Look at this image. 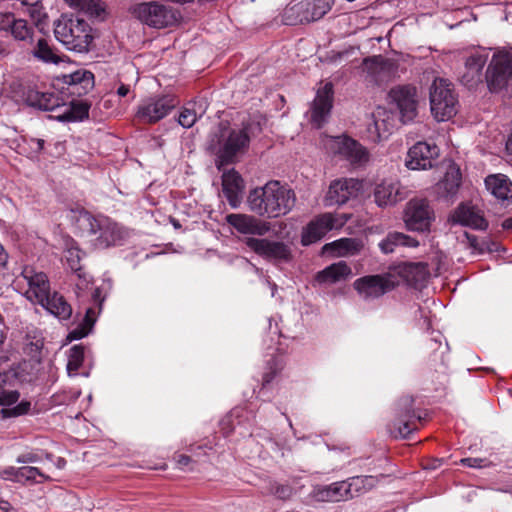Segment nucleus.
<instances>
[{
  "label": "nucleus",
  "mask_w": 512,
  "mask_h": 512,
  "mask_svg": "<svg viewBox=\"0 0 512 512\" xmlns=\"http://www.w3.org/2000/svg\"><path fill=\"white\" fill-rule=\"evenodd\" d=\"M295 202L294 191L278 181H270L263 187L251 190L247 198L250 211L266 218H278L288 214Z\"/></svg>",
  "instance_id": "f257e3e1"
},
{
  "label": "nucleus",
  "mask_w": 512,
  "mask_h": 512,
  "mask_svg": "<svg viewBox=\"0 0 512 512\" xmlns=\"http://www.w3.org/2000/svg\"><path fill=\"white\" fill-rule=\"evenodd\" d=\"M69 218L82 236L95 237L97 248L117 245L125 236L124 230L106 216H93L84 209H71Z\"/></svg>",
  "instance_id": "f03ea898"
},
{
  "label": "nucleus",
  "mask_w": 512,
  "mask_h": 512,
  "mask_svg": "<svg viewBox=\"0 0 512 512\" xmlns=\"http://www.w3.org/2000/svg\"><path fill=\"white\" fill-rule=\"evenodd\" d=\"M56 39L67 49L87 52L92 43V28L87 21L79 17L63 14L54 22Z\"/></svg>",
  "instance_id": "7ed1b4c3"
},
{
  "label": "nucleus",
  "mask_w": 512,
  "mask_h": 512,
  "mask_svg": "<svg viewBox=\"0 0 512 512\" xmlns=\"http://www.w3.org/2000/svg\"><path fill=\"white\" fill-rule=\"evenodd\" d=\"M259 121L249 120L241 128L230 129L228 135L222 140L219 150L218 168L234 161L237 155L246 151L250 139L261 132Z\"/></svg>",
  "instance_id": "20e7f679"
},
{
  "label": "nucleus",
  "mask_w": 512,
  "mask_h": 512,
  "mask_svg": "<svg viewBox=\"0 0 512 512\" xmlns=\"http://www.w3.org/2000/svg\"><path fill=\"white\" fill-rule=\"evenodd\" d=\"M130 13L141 23L155 29H163L175 24L178 13L175 9L158 1L133 5Z\"/></svg>",
  "instance_id": "39448f33"
},
{
  "label": "nucleus",
  "mask_w": 512,
  "mask_h": 512,
  "mask_svg": "<svg viewBox=\"0 0 512 512\" xmlns=\"http://www.w3.org/2000/svg\"><path fill=\"white\" fill-rule=\"evenodd\" d=\"M457 98L452 84L445 79L437 78L430 88L431 112L438 121H445L457 113Z\"/></svg>",
  "instance_id": "423d86ee"
},
{
  "label": "nucleus",
  "mask_w": 512,
  "mask_h": 512,
  "mask_svg": "<svg viewBox=\"0 0 512 512\" xmlns=\"http://www.w3.org/2000/svg\"><path fill=\"white\" fill-rule=\"evenodd\" d=\"M179 105V100L171 94L144 99L138 106L135 118L142 124H155L165 118Z\"/></svg>",
  "instance_id": "0eeeda50"
},
{
  "label": "nucleus",
  "mask_w": 512,
  "mask_h": 512,
  "mask_svg": "<svg viewBox=\"0 0 512 512\" xmlns=\"http://www.w3.org/2000/svg\"><path fill=\"white\" fill-rule=\"evenodd\" d=\"M397 284L396 277L386 273L360 277L353 282V288L360 299L369 302L390 292Z\"/></svg>",
  "instance_id": "6e6552de"
},
{
  "label": "nucleus",
  "mask_w": 512,
  "mask_h": 512,
  "mask_svg": "<svg viewBox=\"0 0 512 512\" xmlns=\"http://www.w3.org/2000/svg\"><path fill=\"white\" fill-rule=\"evenodd\" d=\"M324 146L327 151L340 156L352 165L363 166L370 160L368 150L354 139L346 136L326 137Z\"/></svg>",
  "instance_id": "1a4fd4ad"
},
{
  "label": "nucleus",
  "mask_w": 512,
  "mask_h": 512,
  "mask_svg": "<svg viewBox=\"0 0 512 512\" xmlns=\"http://www.w3.org/2000/svg\"><path fill=\"white\" fill-rule=\"evenodd\" d=\"M17 286L26 285L25 297L32 303L40 304L50 293V285L45 273L36 271L31 266H25L21 274L16 277Z\"/></svg>",
  "instance_id": "9d476101"
},
{
  "label": "nucleus",
  "mask_w": 512,
  "mask_h": 512,
  "mask_svg": "<svg viewBox=\"0 0 512 512\" xmlns=\"http://www.w3.org/2000/svg\"><path fill=\"white\" fill-rule=\"evenodd\" d=\"M403 219L408 230L428 232L435 216L427 200L411 199L406 204Z\"/></svg>",
  "instance_id": "9b49d317"
},
{
  "label": "nucleus",
  "mask_w": 512,
  "mask_h": 512,
  "mask_svg": "<svg viewBox=\"0 0 512 512\" xmlns=\"http://www.w3.org/2000/svg\"><path fill=\"white\" fill-rule=\"evenodd\" d=\"M389 98L399 110L401 120L407 123L415 119L418 113L419 97L417 88L412 85H398L389 92Z\"/></svg>",
  "instance_id": "f8f14e48"
},
{
  "label": "nucleus",
  "mask_w": 512,
  "mask_h": 512,
  "mask_svg": "<svg viewBox=\"0 0 512 512\" xmlns=\"http://www.w3.org/2000/svg\"><path fill=\"white\" fill-rule=\"evenodd\" d=\"M244 243L251 251L266 260L289 261L291 258L290 247L281 241L247 237Z\"/></svg>",
  "instance_id": "ddd939ff"
},
{
  "label": "nucleus",
  "mask_w": 512,
  "mask_h": 512,
  "mask_svg": "<svg viewBox=\"0 0 512 512\" xmlns=\"http://www.w3.org/2000/svg\"><path fill=\"white\" fill-rule=\"evenodd\" d=\"M512 76V55L499 52L493 55L486 72V80L491 91L504 88Z\"/></svg>",
  "instance_id": "4468645a"
},
{
  "label": "nucleus",
  "mask_w": 512,
  "mask_h": 512,
  "mask_svg": "<svg viewBox=\"0 0 512 512\" xmlns=\"http://www.w3.org/2000/svg\"><path fill=\"white\" fill-rule=\"evenodd\" d=\"M362 182L354 178H341L332 181L323 199L325 207L343 205L357 197L362 189Z\"/></svg>",
  "instance_id": "2eb2a0df"
},
{
  "label": "nucleus",
  "mask_w": 512,
  "mask_h": 512,
  "mask_svg": "<svg viewBox=\"0 0 512 512\" xmlns=\"http://www.w3.org/2000/svg\"><path fill=\"white\" fill-rule=\"evenodd\" d=\"M344 224L332 213H323L315 217L304 228L301 242L304 246L313 244L321 240L329 231L339 228Z\"/></svg>",
  "instance_id": "dca6fc26"
},
{
  "label": "nucleus",
  "mask_w": 512,
  "mask_h": 512,
  "mask_svg": "<svg viewBox=\"0 0 512 512\" xmlns=\"http://www.w3.org/2000/svg\"><path fill=\"white\" fill-rule=\"evenodd\" d=\"M334 3L335 0H307L292 6L286 14L296 15L295 22L310 23L324 17Z\"/></svg>",
  "instance_id": "f3484780"
},
{
  "label": "nucleus",
  "mask_w": 512,
  "mask_h": 512,
  "mask_svg": "<svg viewBox=\"0 0 512 512\" xmlns=\"http://www.w3.org/2000/svg\"><path fill=\"white\" fill-rule=\"evenodd\" d=\"M438 155L439 149L435 144L419 141L408 150L405 165L410 170H426L433 167Z\"/></svg>",
  "instance_id": "a211bd4d"
},
{
  "label": "nucleus",
  "mask_w": 512,
  "mask_h": 512,
  "mask_svg": "<svg viewBox=\"0 0 512 512\" xmlns=\"http://www.w3.org/2000/svg\"><path fill=\"white\" fill-rule=\"evenodd\" d=\"M333 94L332 83H326L317 90L310 108V122L316 128H321L327 122L333 107Z\"/></svg>",
  "instance_id": "6ab92c4d"
},
{
  "label": "nucleus",
  "mask_w": 512,
  "mask_h": 512,
  "mask_svg": "<svg viewBox=\"0 0 512 512\" xmlns=\"http://www.w3.org/2000/svg\"><path fill=\"white\" fill-rule=\"evenodd\" d=\"M374 202L379 207L394 206L407 197L405 188L396 180H382L373 190Z\"/></svg>",
  "instance_id": "aec40b11"
},
{
  "label": "nucleus",
  "mask_w": 512,
  "mask_h": 512,
  "mask_svg": "<svg viewBox=\"0 0 512 512\" xmlns=\"http://www.w3.org/2000/svg\"><path fill=\"white\" fill-rule=\"evenodd\" d=\"M226 221L241 234L264 236L271 229V224L253 215L228 214Z\"/></svg>",
  "instance_id": "412c9836"
},
{
  "label": "nucleus",
  "mask_w": 512,
  "mask_h": 512,
  "mask_svg": "<svg viewBox=\"0 0 512 512\" xmlns=\"http://www.w3.org/2000/svg\"><path fill=\"white\" fill-rule=\"evenodd\" d=\"M373 123L368 127V137L373 142L387 138L396 126V117L393 112L378 107L372 114Z\"/></svg>",
  "instance_id": "4be33fe9"
},
{
  "label": "nucleus",
  "mask_w": 512,
  "mask_h": 512,
  "mask_svg": "<svg viewBox=\"0 0 512 512\" xmlns=\"http://www.w3.org/2000/svg\"><path fill=\"white\" fill-rule=\"evenodd\" d=\"M24 101L28 106L44 111H54L65 106L57 93L38 88H29L24 94Z\"/></svg>",
  "instance_id": "5701e85b"
},
{
  "label": "nucleus",
  "mask_w": 512,
  "mask_h": 512,
  "mask_svg": "<svg viewBox=\"0 0 512 512\" xmlns=\"http://www.w3.org/2000/svg\"><path fill=\"white\" fill-rule=\"evenodd\" d=\"M399 407L401 409V418L397 423L394 424V435L395 437L407 438L414 430L417 429L415 420H420L421 417L416 415L413 407V398L410 396L403 397L399 401Z\"/></svg>",
  "instance_id": "b1692460"
},
{
  "label": "nucleus",
  "mask_w": 512,
  "mask_h": 512,
  "mask_svg": "<svg viewBox=\"0 0 512 512\" xmlns=\"http://www.w3.org/2000/svg\"><path fill=\"white\" fill-rule=\"evenodd\" d=\"M487 191L502 205L512 204V181L504 174H490L485 180Z\"/></svg>",
  "instance_id": "393cba45"
},
{
  "label": "nucleus",
  "mask_w": 512,
  "mask_h": 512,
  "mask_svg": "<svg viewBox=\"0 0 512 512\" xmlns=\"http://www.w3.org/2000/svg\"><path fill=\"white\" fill-rule=\"evenodd\" d=\"M63 83L67 85L70 94L82 96L94 88V75L92 72L79 69L73 73L65 74L62 77Z\"/></svg>",
  "instance_id": "a878e982"
},
{
  "label": "nucleus",
  "mask_w": 512,
  "mask_h": 512,
  "mask_svg": "<svg viewBox=\"0 0 512 512\" xmlns=\"http://www.w3.org/2000/svg\"><path fill=\"white\" fill-rule=\"evenodd\" d=\"M222 187L229 205L234 209L238 208L244 189V182L241 176L234 169L223 173Z\"/></svg>",
  "instance_id": "bb28decb"
},
{
  "label": "nucleus",
  "mask_w": 512,
  "mask_h": 512,
  "mask_svg": "<svg viewBox=\"0 0 512 512\" xmlns=\"http://www.w3.org/2000/svg\"><path fill=\"white\" fill-rule=\"evenodd\" d=\"M345 490L341 481L333 482L328 485H314L308 498L313 502H341L347 501Z\"/></svg>",
  "instance_id": "cd10ccee"
},
{
  "label": "nucleus",
  "mask_w": 512,
  "mask_h": 512,
  "mask_svg": "<svg viewBox=\"0 0 512 512\" xmlns=\"http://www.w3.org/2000/svg\"><path fill=\"white\" fill-rule=\"evenodd\" d=\"M454 223L468 226L474 229H485L487 227L481 211L474 206L461 204L451 217Z\"/></svg>",
  "instance_id": "c85d7f7f"
},
{
  "label": "nucleus",
  "mask_w": 512,
  "mask_h": 512,
  "mask_svg": "<svg viewBox=\"0 0 512 512\" xmlns=\"http://www.w3.org/2000/svg\"><path fill=\"white\" fill-rule=\"evenodd\" d=\"M398 274L409 285L421 288L429 277L428 266L425 263H404L398 268Z\"/></svg>",
  "instance_id": "c756f323"
},
{
  "label": "nucleus",
  "mask_w": 512,
  "mask_h": 512,
  "mask_svg": "<svg viewBox=\"0 0 512 512\" xmlns=\"http://www.w3.org/2000/svg\"><path fill=\"white\" fill-rule=\"evenodd\" d=\"M26 57L29 60L33 57L46 64H58L62 61L61 55H59L57 50L43 37L37 39L33 48L26 52Z\"/></svg>",
  "instance_id": "7c9ffc66"
},
{
  "label": "nucleus",
  "mask_w": 512,
  "mask_h": 512,
  "mask_svg": "<svg viewBox=\"0 0 512 512\" xmlns=\"http://www.w3.org/2000/svg\"><path fill=\"white\" fill-rule=\"evenodd\" d=\"M341 482L346 499L350 500L371 490L376 485L377 479L374 476H355Z\"/></svg>",
  "instance_id": "2f4dec72"
},
{
  "label": "nucleus",
  "mask_w": 512,
  "mask_h": 512,
  "mask_svg": "<svg viewBox=\"0 0 512 512\" xmlns=\"http://www.w3.org/2000/svg\"><path fill=\"white\" fill-rule=\"evenodd\" d=\"M487 58L481 54H474L467 58L465 67L467 72L462 76L463 83L468 87H474L481 82L482 70Z\"/></svg>",
  "instance_id": "473e14b6"
},
{
  "label": "nucleus",
  "mask_w": 512,
  "mask_h": 512,
  "mask_svg": "<svg viewBox=\"0 0 512 512\" xmlns=\"http://www.w3.org/2000/svg\"><path fill=\"white\" fill-rule=\"evenodd\" d=\"M40 305L60 320H67L72 314L71 305L57 292L49 293Z\"/></svg>",
  "instance_id": "72a5a7b5"
},
{
  "label": "nucleus",
  "mask_w": 512,
  "mask_h": 512,
  "mask_svg": "<svg viewBox=\"0 0 512 512\" xmlns=\"http://www.w3.org/2000/svg\"><path fill=\"white\" fill-rule=\"evenodd\" d=\"M352 274L351 268L344 261L331 264L317 273L316 280L319 283H336L347 279Z\"/></svg>",
  "instance_id": "f704fd0d"
},
{
  "label": "nucleus",
  "mask_w": 512,
  "mask_h": 512,
  "mask_svg": "<svg viewBox=\"0 0 512 512\" xmlns=\"http://www.w3.org/2000/svg\"><path fill=\"white\" fill-rule=\"evenodd\" d=\"M362 244L353 238H341L339 240L327 243L323 247V252L333 253L338 257L353 256L360 252Z\"/></svg>",
  "instance_id": "c9c22d12"
},
{
  "label": "nucleus",
  "mask_w": 512,
  "mask_h": 512,
  "mask_svg": "<svg viewBox=\"0 0 512 512\" xmlns=\"http://www.w3.org/2000/svg\"><path fill=\"white\" fill-rule=\"evenodd\" d=\"M71 8L82 11L90 17L104 20L107 16L106 4L102 0H64Z\"/></svg>",
  "instance_id": "e433bc0d"
},
{
  "label": "nucleus",
  "mask_w": 512,
  "mask_h": 512,
  "mask_svg": "<svg viewBox=\"0 0 512 512\" xmlns=\"http://www.w3.org/2000/svg\"><path fill=\"white\" fill-rule=\"evenodd\" d=\"M419 245V242L404 233L391 232L389 233L380 243L379 247L383 253H392L397 247H409L415 248Z\"/></svg>",
  "instance_id": "4c0bfd02"
},
{
  "label": "nucleus",
  "mask_w": 512,
  "mask_h": 512,
  "mask_svg": "<svg viewBox=\"0 0 512 512\" xmlns=\"http://www.w3.org/2000/svg\"><path fill=\"white\" fill-rule=\"evenodd\" d=\"M461 174L459 169L450 168L442 181L437 184L438 192L445 197L453 196L459 189Z\"/></svg>",
  "instance_id": "58836bf2"
},
{
  "label": "nucleus",
  "mask_w": 512,
  "mask_h": 512,
  "mask_svg": "<svg viewBox=\"0 0 512 512\" xmlns=\"http://www.w3.org/2000/svg\"><path fill=\"white\" fill-rule=\"evenodd\" d=\"M89 105L84 101L72 102L69 106H65L61 114L56 115L60 121H80L88 117Z\"/></svg>",
  "instance_id": "ea45409f"
},
{
  "label": "nucleus",
  "mask_w": 512,
  "mask_h": 512,
  "mask_svg": "<svg viewBox=\"0 0 512 512\" xmlns=\"http://www.w3.org/2000/svg\"><path fill=\"white\" fill-rule=\"evenodd\" d=\"M12 26L9 33L16 41L33 43L35 30L25 19L16 18Z\"/></svg>",
  "instance_id": "a19ab883"
},
{
  "label": "nucleus",
  "mask_w": 512,
  "mask_h": 512,
  "mask_svg": "<svg viewBox=\"0 0 512 512\" xmlns=\"http://www.w3.org/2000/svg\"><path fill=\"white\" fill-rule=\"evenodd\" d=\"M96 321V313L93 308H88L83 322L75 329L69 332L67 339L69 341L81 339L89 334Z\"/></svg>",
  "instance_id": "79ce46f5"
},
{
  "label": "nucleus",
  "mask_w": 512,
  "mask_h": 512,
  "mask_svg": "<svg viewBox=\"0 0 512 512\" xmlns=\"http://www.w3.org/2000/svg\"><path fill=\"white\" fill-rule=\"evenodd\" d=\"M84 346L74 345L68 351L67 373L69 376H75L84 360Z\"/></svg>",
  "instance_id": "37998d69"
},
{
  "label": "nucleus",
  "mask_w": 512,
  "mask_h": 512,
  "mask_svg": "<svg viewBox=\"0 0 512 512\" xmlns=\"http://www.w3.org/2000/svg\"><path fill=\"white\" fill-rule=\"evenodd\" d=\"M266 489L268 494L282 501L290 500L294 495V488L291 485L278 481L269 482Z\"/></svg>",
  "instance_id": "c03bdc74"
},
{
  "label": "nucleus",
  "mask_w": 512,
  "mask_h": 512,
  "mask_svg": "<svg viewBox=\"0 0 512 512\" xmlns=\"http://www.w3.org/2000/svg\"><path fill=\"white\" fill-rule=\"evenodd\" d=\"M18 479L19 482L31 481L42 483L49 480L50 477L41 472L37 467L23 466L19 467Z\"/></svg>",
  "instance_id": "a18cd8bd"
},
{
  "label": "nucleus",
  "mask_w": 512,
  "mask_h": 512,
  "mask_svg": "<svg viewBox=\"0 0 512 512\" xmlns=\"http://www.w3.org/2000/svg\"><path fill=\"white\" fill-rule=\"evenodd\" d=\"M20 2L27 6V14L36 23H41L46 18V13L41 0H20Z\"/></svg>",
  "instance_id": "49530a36"
},
{
  "label": "nucleus",
  "mask_w": 512,
  "mask_h": 512,
  "mask_svg": "<svg viewBox=\"0 0 512 512\" xmlns=\"http://www.w3.org/2000/svg\"><path fill=\"white\" fill-rule=\"evenodd\" d=\"M282 361L278 358H272L267 363V371L263 374L262 385H268L274 377L282 370Z\"/></svg>",
  "instance_id": "de8ad7c7"
},
{
  "label": "nucleus",
  "mask_w": 512,
  "mask_h": 512,
  "mask_svg": "<svg viewBox=\"0 0 512 512\" xmlns=\"http://www.w3.org/2000/svg\"><path fill=\"white\" fill-rule=\"evenodd\" d=\"M65 258L68 266L74 272L81 270V251L77 247H70L65 252Z\"/></svg>",
  "instance_id": "09e8293b"
},
{
  "label": "nucleus",
  "mask_w": 512,
  "mask_h": 512,
  "mask_svg": "<svg viewBox=\"0 0 512 512\" xmlns=\"http://www.w3.org/2000/svg\"><path fill=\"white\" fill-rule=\"evenodd\" d=\"M197 120V115L194 110H191L187 107L183 108L180 112L178 123L184 128L192 127Z\"/></svg>",
  "instance_id": "8fccbe9b"
},
{
  "label": "nucleus",
  "mask_w": 512,
  "mask_h": 512,
  "mask_svg": "<svg viewBox=\"0 0 512 512\" xmlns=\"http://www.w3.org/2000/svg\"><path fill=\"white\" fill-rule=\"evenodd\" d=\"M10 368L11 366L8 363V358L0 356V388L8 382L11 376Z\"/></svg>",
  "instance_id": "3c124183"
},
{
  "label": "nucleus",
  "mask_w": 512,
  "mask_h": 512,
  "mask_svg": "<svg viewBox=\"0 0 512 512\" xmlns=\"http://www.w3.org/2000/svg\"><path fill=\"white\" fill-rule=\"evenodd\" d=\"M15 16L9 12H0V31L10 32L11 28H13V23L15 21Z\"/></svg>",
  "instance_id": "603ef678"
},
{
  "label": "nucleus",
  "mask_w": 512,
  "mask_h": 512,
  "mask_svg": "<svg viewBox=\"0 0 512 512\" xmlns=\"http://www.w3.org/2000/svg\"><path fill=\"white\" fill-rule=\"evenodd\" d=\"M19 399V393L17 391H6L0 388V405H12Z\"/></svg>",
  "instance_id": "864d4df0"
},
{
  "label": "nucleus",
  "mask_w": 512,
  "mask_h": 512,
  "mask_svg": "<svg viewBox=\"0 0 512 512\" xmlns=\"http://www.w3.org/2000/svg\"><path fill=\"white\" fill-rule=\"evenodd\" d=\"M19 468L8 467L1 472V477L5 480H12L19 482L18 479Z\"/></svg>",
  "instance_id": "5fc2aeb1"
},
{
  "label": "nucleus",
  "mask_w": 512,
  "mask_h": 512,
  "mask_svg": "<svg viewBox=\"0 0 512 512\" xmlns=\"http://www.w3.org/2000/svg\"><path fill=\"white\" fill-rule=\"evenodd\" d=\"M30 409V403L29 402H21L19 405L15 406L11 409L10 415L13 416H19L23 415L28 412Z\"/></svg>",
  "instance_id": "6e6d98bb"
},
{
  "label": "nucleus",
  "mask_w": 512,
  "mask_h": 512,
  "mask_svg": "<svg viewBox=\"0 0 512 512\" xmlns=\"http://www.w3.org/2000/svg\"><path fill=\"white\" fill-rule=\"evenodd\" d=\"M39 460V456L36 453H25L17 458L18 463H36Z\"/></svg>",
  "instance_id": "4d7b16f0"
},
{
  "label": "nucleus",
  "mask_w": 512,
  "mask_h": 512,
  "mask_svg": "<svg viewBox=\"0 0 512 512\" xmlns=\"http://www.w3.org/2000/svg\"><path fill=\"white\" fill-rule=\"evenodd\" d=\"M482 462L483 460L480 458H464L461 460L464 465L474 468L482 467Z\"/></svg>",
  "instance_id": "13d9d810"
},
{
  "label": "nucleus",
  "mask_w": 512,
  "mask_h": 512,
  "mask_svg": "<svg viewBox=\"0 0 512 512\" xmlns=\"http://www.w3.org/2000/svg\"><path fill=\"white\" fill-rule=\"evenodd\" d=\"M176 461L178 466L183 468L191 462V458L187 455L180 454L176 457Z\"/></svg>",
  "instance_id": "bf43d9fd"
},
{
  "label": "nucleus",
  "mask_w": 512,
  "mask_h": 512,
  "mask_svg": "<svg viewBox=\"0 0 512 512\" xmlns=\"http://www.w3.org/2000/svg\"><path fill=\"white\" fill-rule=\"evenodd\" d=\"M129 92H130V87H129V85H126V84H121L119 86V88L117 89V95L119 97H125L128 95Z\"/></svg>",
  "instance_id": "052dcab7"
},
{
  "label": "nucleus",
  "mask_w": 512,
  "mask_h": 512,
  "mask_svg": "<svg viewBox=\"0 0 512 512\" xmlns=\"http://www.w3.org/2000/svg\"><path fill=\"white\" fill-rule=\"evenodd\" d=\"M378 65H379L381 70L390 69V68H392L394 66V64L391 61L383 60V59L379 60Z\"/></svg>",
  "instance_id": "680f3d73"
},
{
  "label": "nucleus",
  "mask_w": 512,
  "mask_h": 512,
  "mask_svg": "<svg viewBox=\"0 0 512 512\" xmlns=\"http://www.w3.org/2000/svg\"><path fill=\"white\" fill-rule=\"evenodd\" d=\"M5 339V324L2 320V318L0 317V345L3 343Z\"/></svg>",
  "instance_id": "e2e57ef3"
},
{
  "label": "nucleus",
  "mask_w": 512,
  "mask_h": 512,
  "mask_svg": "<svg viewBox=\"0 0 512 512\" xmlns=\"http://www.w3.org/2000/svg\"><path fill=\"white\" fill-rule=\"evenodd\" d=\"M0 509L5 512H10V510L12 509V506L10 505V503L8 501L1 500L0 501Z\"/></svg>",
  "instance_id": "0e129e2a"
},
{
  "label": "nucleus",
  "mask_w": 512,
  "mask_h": 512,
  "mask_svg": "<svg viewBox=\"0 0 512 512\" xmlns=\"http://www.w3.org/2000/svg\"><path fill=\"white\" fill-rule=\"evenodd\" d=\"M66 465V460L64 458H58L55 462V466L58 469H63Z\"/></svg>",
  "instance_id": "69168bd1"
},
{
  "label": "nucleus",
  "mask_w": 512,
  "mask_h": 512,
  "mask_svg": "<svg viewBox=\"0 0 512 512\" xmlns=\"http://www.w3.org/2000/svg\"><path fill=\"white\" fill-rule=\"evenodd\" d=\"M506 150L508 151L509 154H512V132L506 142Z\"/></svg>",
  "instance_id": "338daca9"
},
{
  "label": "nucleus",
  "mask_w": 512,
  "mask_h": 512,
  "mask_svg": "<svg viewBox=\"0 0 512 512\" xmlns=\"http://www.w3.org/2000/svg\"><path fill=\"white\" fill-rule=\"evenodd\" d=\"M503 227L505 229H512V217L511 218H508L504 221L503 223Z\"/></svg>",
  "instance_id": "774afa93"
}]
</instances>
